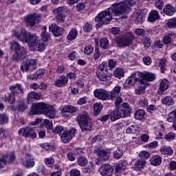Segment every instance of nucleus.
<instances>
[{"instance_id":"obj_50","label":"nucleus","mask_w":176,"mask_h":176,"mask_svg":"<svg viewBox=\"0 0 176 176\" xmlns=\"http://www.w3.org/2000/svg\"><path fill=\"white\" fill-rule=\"evenodd\" d=\"M125 5V8H126V10H130V6H133L135 3V0H125L124 1Z\"/></svg>"},{"instance_id":"obj_12","label":"nucleus","mask_w":176,"mask_h":176,"mask_svg":"<svg viewBox=\"0 0 176 176\" xmlns=\"http://www.w3.org/2000/svg\"><path fill=\"white\" fill-rule=\"evenodd\" d=\"M45 113V103L38 102L32 107L28 115H41Z\"/></svg>"},{"instance_id":"obj_5","label":"nucleus","mask_w":176,"mask_h":176,"mask_svg":"<svg viewBox=\"0 0 176 176\" xmlns=\"http://www.w3.org/2000/svg\"><path fill=\"white\" fill-rule=\"evenodd\" d=\"M96 76L99 80L102 82H106L108 80L109 78H111V74H108V70L107 69V62H102L98 68Z\"/></svg>"},{"instance_id":"obj_36","label":"nucleus","mask_w":176,"mask_h":176,"mask_svg":"<svg viewBox=\"0 0 176 176\" xmlns=\"http://www.w3.org/2000/svg\"><path fill=\"white\" fill-rule=\"evenodd\" d=\"M16 97H17V95L14 94L13 92H11L8 94L7 96H6V101H8L9 104H14L16 102Z\"/></svg>"},{"instance_id":"obj_2","label":"nucleus","mask_w":176,"mask_h":176,"mask_svg":"<svg viewBox=\"0 0 176 176\" xmlns=\"http://www.w3.org/2000/svg\"><path fill=\"white\" fill-rule=\"evenodd\" d=\"M112 13H113V11L112 9L109 8L105 11H102L100 12L95 17V21L98 23L96 25V28H101V27L104 24H109L112 20V16H113Z\"/></svg>"},{"instance_id":"obj_51","label":"nucleus","mask_w":176,"mask_h":176,"mask_svg":"<svg viewBox=\"0 0 176 176\" xmlns=\"http://www.w3.org/2000/svg\"><path fill=\"white\" fill-rule=\"evenodd\" d=\"M123 156V151L120 150V148H118L113 153L114 159H120Z\"/></svg>"},{"instance_id":"obj_44","label":"nucleus","mask_w":176,"mask_h":176,"mask_svg":"<svg viewBox=\"0 0 176 176\" xmlns=\"http://www.w3.org/2000/svg\"><path fill=\"white\" fill-rule=\"evenodd\" d=\"M116 78H123L124 76V70L122 68H116L114 71Z\"/></svg>"},{"instance_id":"obj_19","label":"nucleus","mask_w":176,"mask_h":176,"mask_svg":"<svg viewBox=\"0 0 176 176\" xmlns=\"http://www.w3.org/2000/svg\"><path fill=\"white\" fill-rule=\"evenodd\" d=\"M94 152L96 153L99 160H108L109 159V153L105 150L96 148Z\"/></svg>"},{"instance_id":"obj_10","label":"nucleus","mask_w":176,"mask_h":176,"mask_svg":"<svg viewBox=\"0 0 176 176\" xmlns=\"http://www.w3.org/2000/svg\"><path fill=\"white\" fill-rule=\"evenodd\" d=\"M76 129L75 128H72L70 131H65L61 135H60L61 141L64 142V144H68L69 141H71L72 138L75 137V132Z\"/></svg>"},{"instance_id":"obj_29","label":"nucleus","mask_w":176,"mask_h":176,"mask_svg":"<svg viewBox=\"0 0 176 176\" xmlns=\"http://www.w3.org/2000/svg\"><path fill=\"white\" fill-rule=\"evenodd\" d=\"M67 83H68V78L65 76H61L54 82V85L57 87H63V86H65Z\"/></svg>"},{"instance_id":"obj_17","label":"nucleus","mask_w":176,"mask_h":176,"mask_svg":"<svg viewBox=\"0 0 176 176\" xmlns=\"http://www.w3.org/2000/svg\"><path fill=\"white\" fill-rule=\"evenodd\" d=\"M9 89L10 91L15 94L16 96L19 95L23 96V94H24V89L20 83H16L10 86Z\"/></svg>"},{"instance_id":"obj_22","label":"nucleus","mask_w":176,"mask_h":176,"mask_svg":"<svg viewBox=\"0 0 176 176\" xmlns=\"http://www.w3.org/2000/svg\"><path fill=\"white\" fill-rule=\"evenodd\" d=\"M112 173H113V169L109 164L103 165L100 168V174L102 176H111Z\"/></svg>"},{"instance_id":"obj_62","label":"nucleus","mask_w":176,"mask_h":176,"mask_svg":"<svg viewBox=\"0 0 176 176\" xmlns=\"http://www.w3.org/2000/svg\"><path fill=\"white\" fill-rule=\"evenodd\" d=\"M94 50V48L93 47V46L91 45H88L87 47H85L84 52L85 53V54H91V53H93V51Z\"/></svg>"},{"instance_id":"obj_23","label":"nucleus","mask_w":176,"mask_h":176,"mask_svg":"<svg viewBox=\"0 0 176 176\" xmlns=\"http://www.w3.org/2000/svg\"><path fill=\"white\" fill-rule=\"evenodd\" d=\"M146 17V11L138 10L135 14V24H142L144 20Z\"/></svg>"},{"instance_id":"obj_37","label":"nucleus","mask_w":176,"mask_h":176,"mask_svg":"<svg viewBox=\"0 0 176 176\" xmlns=\"http://www.w3.org/2000/svg\"><path fill=\"white\" fill-rule=\"evenodd\" d=\"M138 88L135 89V94H144L146 86L145 84H138Z\"/></svg>"},{"instance_id":"obj_53","label":"nucleus","mask_w":176,"mask_h":176,"mask_svg":"<svg viewBox=\"0 0 176 176\" xmlns=\"http://www.w3.org/2000/svg\"><path fill=\"white\" fill-rule=\"evenodd\" d=\"M65 130H64V127L62 126H56L55 129L52 130V133H54V134H59L60 135L64 133Z\"/></svg>"},{"instance_id":"obj_46","label":"nucleus","mask_w":176,"mask_h":176,"mask_svg":"<svg viewBox=\"0 0 176 176\" xmlns=\"http://www.w3.org/2000/svg\"><path fill=\"white\" fill-rule=\"evenodd\" d=\"M101 109H102V104L101 103H96L94 105V111L96 115H98L101 112Z\"/></svg>"},{"instance_id":"obj_45","label":"nucleus","mask_w":176,"mask_h":176,"mask_svg":"<svg viewBox=\"0 0 176 176\" xmlns=\"http://www.w3.org/2000/svg\"><path fill=\"white\" fill-rule=\"evenodd\" d=\"M3 157H5L6 163H12L14 161V154L13 153H9L3 155Z\"/></svg>"},{"instance_id":"obj_42","label":"nucleus","mask_w":176,"mask_h":176,"mask_svg":"<svg viewBox=\"0 0 176 176\" xmlns=\"http://www.w3.org/2000/svg\"><path fill=\"white\" fill-rule=\"evenodd\" d=\"M89 163V161L87 160V158L85 156L80 157L78 160V166H80V167H85V166H87V164Z\"/></svg>"},{"instance_id":"obj_25","label":"nucleus","mask_w":176,"mask_h":176,"mask_svg":"<svg viewBox=\"0 0 176 176\" xmlns=\"http://www.w3.org/2000/svg\"><path fill=\"white\" fill-rule=\"evenodd\" d=\"M170 87V82L166 79H163L160 84L158 94H163Z\"/></svg>"},{"instance_id":"obj_40","label":"nucleus","mask_w":176,"mask_h":176,"mask_svg":"<svg viewBox=\"0 0 176 176\" xmlns=\"http://www.w3.org/2000/svg\"><path fill=\"white\" fill-rule=\"evenodd\" d=\"M135 118L138 120H142V119H144V118H145V111H144L142 109L138 110L135 113Z\"/></svg>"},{"instance_id":"obj_7","label":"nucleus","mask_w":176,"mask_h":176,"mask_svg":"<svg viewBox=\"0 0 176 176\" xmlns=\"http://www.w3.org/2000/svg\"><path fill=\"white\" fill-rule=\"evenodd\" d=\"M142 74L140 72H133L129 77L126 80V85L128 86H135V85H142L144 81L141 80V77Z\"/></svg>"},{"instance_id":"obj_55","label":"nucleus","mask_w":176,"mask_h":176,"mask_svg":"<svg viewBox=\"0 0 176 176\" xmlns=\"http://www.w3.org/2000/svg\"><path fill=\"white\" fill-rule=\"evenodd\" d=\"M43 86H45V84L43 82L41 83V85L37 84L36 82H34L30 85V89H33V90H36L38 89H43Z\"/></svg>"},{"instance_id":"obj_30","label":"nucleus","mask_w":176,"mask_h":176,"mask_svg":"<svg viewBox=\"0 0 176 176\" xmlns=\"http://www.w3.org/2000/svg\"><path fill=\"white\" fill-rule=\"evenodd\" d=\"M145 164H146V162L144 159H140L136 161L133 169L135 170V171H140L141 168L145 166Z\"/></svg>"},{"instance_id":"obj_13","label":"nucleus","mask_w":176,"mask_h":176,"mask_svg":"<svg viewBox=\"0 0 176 176\" xmlns=\"http://www.w3.org/2000/svg\"><path fill=\"white\" fill-rule=\"evenodd\" d=\"M78 111V107L73 105H66L61 109V115L63 118H69L71 114Z\"/></svg>"},{"instance_id":"obj_8","label":"nucleus","mask_w":176,"mask_h":176,"mask_svg":"<svg viewBox=\"0 0 176 176\" xmlns=\"http://www.w3.org/2000/svg\"><path fill=\"white\" fill-rule=\"evenodd\" d=\"M109 9H111L113 11V16H120V14H124V13L129 12L124 2L114 3Z\"/></svg>"},{"instance_id":"obj_16","label":"nucleus","mask_w":176,"mask_h":176,"mask_svg":"<svg viewBox=\"0 0 176 176\" xmlns=\"http://www.w3.org/2000/svg\"><path fill=\"white\" fill-rule=\"evenodd\" d=\"M41 19L42 16L36 14L28 15L26 19V24L28 27H34L35 24L41 21Z\"/></svg>"},{"instance_id":"obj_26","label":"nucleus","mask_w":176,"mask_h":176,"mask_svg":"<svg viewBox=\"0 0 176 176\" xmlns=\"http://www.w3.org/2000/svg\"><path fill=\"white\" fill-rule=\"evenodd\" d=\"M16 102V111L19 112H25V111H27L28 106L25 104V102H24V100L20 99L19 100H17Z\"/></svg>"},{"instance_id":"obj_28","label":"nucleus","mask_w":176,"mask_h":176,"mask_svg":"<svg viewBox=\"0 0 176 176\" xmlns=\"http://www.w3.org/2000/svg\"><path fill=\"white\" fill-rule=\"evenodd\" d=\"M42 96L38 92L30 91L27 95L28 101H35V100H41Z\"/></svg>"},{"instance_id":"obj_11","label":"nucleus","mask_w":176,"mask_h":176,"mask_svg":"<svg viewBox=\"0 0 176 176\" xmlns=\"http://www.w3.org/2000/svg\"><path fill=\"white\" fill-rule=\"evenodd\" d=\"M19 134L26 138L30 137H31V138H36V133H35V131H34V129L28 126L20 129L19 130Z\"/></svg>"},{"instance_id":"obj_32","label":"nucleus","mask_w":176,"mask_h":176,"mask_svg":"<svg viewBox=\"0 0 176 176\" xmlns=\"http://www.w3.org/2000/svg\"><path fill=\"white\" fill-rule=\"evenodd\" d=\"M175 12V8L170 4L166 5L164 8V13L167 16H173Z\"/></svg>"},{"instance_id":"obj_54","label":"nucleus","mask_w":176,"mask_h":176,"mask_svg":"<svg viewBox=\"0 0 176 176\" xmlns=\"http://www.w3.org/2000/svg\"><path fill=\"white\" fill-rule=\"evenodd\" d=\"M155 8H157V9H159V10H162L163 8H164V2L163 1V0H156Z\"/></svg>"},{"instance_id":"obj_61","label":"nucleus","mask_w":176,"mask_h":176,"mask_svg":"<svg viewBox=\"0 0 176 176\" xmlns=\"http://www.w3.org/2000/svg\"><path fill=\"white\" fill-rule=\"evenodd\" d=\"M139 156L142 158L148 159L151 154L148 151H142L139 153Z\"/></svg>"},{"instance_id":"obj_35","label":"nucleus","mask_w":176,"mask_h":176,"mask_svg":"<svg viewBox=\"0 0 176 176\" xmlns=\"http://www.w3.org/2000/svg\"><path fill=\"white\" fill-rule=\"evenodd\" d=\"M151 163L152 166H160L162 164V157L160 155H154L151 160Z\"/></svg>"},{"instance_id":"obj_15","label":"nucleus","mask_w":176,"mask_h":176,"mask_svg":"<svg viewBox=\"0 0 176 176\" xmlns=\"http://www.w3.org/2000/svg\"><path fill=\"white\" fill-rule=\"evenodd\" d=\"M94 96L98 100H102V101H107L109 100V94L107 90L104 89H98L94 91Z\"/></svg>"},{"instance_id":"obj_18","label":"nucleus","mask_w":176,"mask_h":176,"mask_svg":"<svg viewBox=\"0 0 176 176\" xmlns=\"http://www.w3.org/2000/svg\"><path fill=\"white\" fill-rule=\"evenodd\" d=\"M142 76H140V80H142V85H146V82H152L155 80V74L150 72H140Z\"/></svg>"},{"instance_id":"obj_43","label":"nucleus","mask_w":176,"mask_h":176,"mask_svg":"<svg viewBox=\"0 0 176 176\" xmlns=\"http://www.w3.org/2000/svg\"><path fill=\"white\" fill-rule=\"evenodd\" d=\"M167 60L166 58L160 59L159 60V67L160 68L162 74H164L166 72V62Z\"/></svg>"},{"instance_id":"obj_38","label":"nucleus","mask_w":176,"mask_h":176,"mask_svg":"<svg viewBox=\"0 0 176 176\" xmlns=\"http://www.w3.org/2000/svg\"><path fill=\"white\" fill-rule=\"evenodd\" d=\"M167 120L169 123H175L176 122V110L170 112L167 117Z\"/></svg>"},{"instance_id":"obj_33","label":"nucleus","mask_w":176,"mask_h":176,"mask_svg":"<svg viewBox=\"0 0 176 176\" xmlns=\"http://www.w3.org/2000/svg\"><path fill=\"white\" fill-rule=\"evenodd\" d=\"M162 102L164 104V105H167L168 107H170L171 105H174V99H173V97L171 96H166L164 98L162 99Z\"/></svg>"},{"instance_id":"obj_6","label":"nucleus","mask_w":176,"mask_h":176,"mask_svg":"<svg viewBox=\"0 0 176 176\" xmlns=\"http://www.w3.org/2000/svg\"><path fill=\"white\" fill-rule=\"evenodd\" d=\"M133 39L134 34L131 32H129L126 36L117 38L116 42L119 47H126V46H130V45H133Z\"/></svg>"},{"instance_id":"obj_20","label":"nucleus","mask_w":176,"mask_h":176,"mask_svg":"<svg viewBox=\"0 0 176 176\" xmlns=\"http://www.w3.org/2000/svg\"><path fill=\"white\" fill-rule=\"evenodd\" d=\"M50 31L52 32L54 36H61L64 32V28L58 27L56 24H52L49 28Z\"/></svg>"},{"instance_id":"obj_52","label":"nucleus","mask_w":176,"mask_h":176,"mask_svg":"<svg viewBox=\"0 0 176 176\" xmlns=\"http://www.w3.org/2000/svg\"><path fill=\"white\" fill-rule=\"evenodd\" d=\"M116 112L119 119L126 118V111L123 109H116Z\"/></svg>"},{"instance_id":"obj_48","label":"nucleus","mask_w":176,"mask_h":176,"mask_svg":"<svg viewBox=\"0 0 176 176\" xmlns=\"http://www.w3.org/2000/svg\"><path fill=\"white\" fill-rule=\"evenodd\" d=\"M166 25L168 28H176V18L169 19Z\"/></svg>"},{"instance_id":"obj_21","label":"nucleus","mask_w":176,"mask_h":176,"mask_svg":"<svg viewBox=\"0 0 176 176\" xmlns=\"http://www.w3.org/2000/svg\"><path fill=\"white\" fill-rule=\"evenodd\" d=\"M120 90H122V87L120 86H116L113 90L109 92V100H116L117 97L122 96V93H120Z\"/></svg>"},{"instance_id":"obj_34","label":"nucleus","mask_w":176,"mask_h":176,"mask_svg":"<svg viewBox=\"0 0 176 176\" xmlns=\"http://www.w3.org/2000/svg\"><path fill=\"white\" fill-rule=\"evenodd\" d=\"M162 155H171L173 153V148L170 146H162L160 148Z\"/></svg>"},{"instance_id":"obj_49","label":"nucleus","mask_w":176,"mask_h":176,"mask_svg":"<svg viewBox=\"0 0 176 176\" xmlns=\"http://www.w3.org/2000/svg\"><path fill=\"white\" fill-rule=\"evenodd\" d=\"M76 9L77 12H82L86 9V3L85 2H80L76 6Z\"/></svg>"},{"instance_id":"obj_1","label":"nucleus","mask_w":176,"mask_h":176,"mask_svg":"<svg viewBox=\"0 0 176 176\" xmlns=\"http://www.w3.org/2000/svg\"><path fill=\"white\" fill-rule=\"evenodd\" d=\"M13 36H14L17 41L28 43V47L32 52H35V50L43 52L45 50V31L41 33L42 39L37 43L36 34H32L30 32H27L25 30H22L20 33L15 30L14 31Z\"/></svg>"},{"instance_id":"obj_31","label":"nucleus","mask_w":176,"mask_h":176,"mask_svg":"<svg viewBox=\"0 0 176 176\" xmlns=\"http://www.w3.org/2000/svg\"><path fill=\"white\" fill-rule=\"evenodd\" d=\"M76 38H78V30L73 28L69 31L66 39L67 41H71L76 39Z\"/></svg>"},{"instance_id":"obj_47","label":"nucleus","mask_w":176,"mask_h":176,"mask_svg":"<svg viewBox=\"0 0 176 176\" xmlns=\"http://www.w3.org/2000/svg\"><path fill=\"white\" fill-rule=\"evenodd\" d=\"M9 118H8V115L6 113L0 114V124H6Z\"/></svg>"},{"instance_id":"obj_27","label":"nucleus","mask_w":176,"mask_h":176,"mask_svg":"<svg viewBox=\"0 0 176 176\" xmlns=\"http://www.w3.org/2000/svg\"><path fill=\"white\" fill-rule=\"evenodd\" d=\"M159 19H160V15L159 14V12H157V10H153L151 11L148 17V21L151 23H155V21H156V20H159Z\"/></svg>"},{"instance_id":"obj_24","label":"nucleus","mask_w":176,"mask_h":176,"mask_svg":"<svg viewBox=\"0 0 176 176\" xmlns=\"http://www.w3.org/2000/svg\"><path fill=\"white\" fill-rule=\"evenodd\" d=\"M45 115L49 119H53L56 116V110L52 106L49 104H45Z\"/></svg>"},{"instance_id":"obj_57","label":"nucleus","mask_w":176,"mask_h":176,"mask_svg":"<svg viewBox=\"0 0 176 176\" xmlns=\"http://www.w3.org/2000/svg\"><path fill=\"white\" fill-rule=\"evenodd\" d=\"M56 19L58 23L63 24V23H64V21L65 20V15L63 14H58L56 16Z\"/></svg>"},{"instance_id":"obj_64","label":"nucleus","mask_w":176,"mask_h":176,"mask_svg":"<svg viewBox=\"0 0 176 176\" xmlns=\"http://www.w3.org/2000/svg\"><path fill=\"white\" fill-rule=\"evenodd\" d=\"M70 176H80V171L76 168L70 171Z\"/></svg>"},{"instance_id":"obj_3","label":"nucleus","mask_w":176,"mask_h":176,"mask_svg":"<svg viewBox=\"0 0 176 176\" xmlns=\"http://www.w3.org/2000/svg\"><path fill=\"white\" fill-rule=\"evenodd\" d=\"M10 49L12 52H14L15 54L12 56L13 60H23L25 58L27 54V48L20 45L16 41H12L10 43Z\"/></svg>"},{"instance_id":"obj_56","label":"nucleus","mask_w":176,"mask_h":176,"mask_svg":"<svg viewBox=\"0 0 176 176\" xmlns=\"http://www.w3.org/2000/svg\"><path fill=\"white\" fill-rule=\"evenodd\" d=\"M123 170H126V166L123 165V164H117L116 165V173H119Z\"/></svg>"},{"instance_id":"obj_39","label":"nucleus","mask_w":176,"mask_h":176,"mask_svg":"<svg viewBox=\"0 0 176 176\" xmlns=\"http://www.w3.org/2000/svg\"><path fill=\"white\" fill-rule=\"evenodd\" d=\"M100 45L102 49H108V47H109V40L107 38H102L100 40Z\"/></svg>"},{"instance_id":"obj_14","label":"nucleus","mask_w":176,"mask_h":176,"mask_svg":"<svg viewBox=\"0 0 176 176\" xmlns=\"http://www.w3.org/2000/svg\"><path fill=\"white\" fill-rule=\"evenodd\" d=\"M21 163L26 168H31V167L35 166L34 158H32V155L30 154H25L21 157Z\"/></svg>"},{"instance_id":"obj_58","label":"nucleus","mask_w":176,"mask_h":176,"mask_svg":"<svg viewBox=\"0 0 176 176\" xmlns=\"http://www.w3.org/2000/svg\"><path fill=\"white\" fill-rule=\"evenodd\" d=\"M144 47H151V40L148 37H143L142 39Z\"/></svg>"},{"instance_id":"obj_9","label":"nucleus","mask_w":176,"mask_h":176,"mask_svg":"<svg viewBox=\"0 0 176 176\" xmlns=\"http://www.w3.org/2000/svg\"><path fill=\"white\" fill-rule=\"evenodd\" d=\"M35 69H36V60L34 59H28L21 63V71L22 72H31Z\"/></svg>"},{"instance_id":"obj_59","label":"nucleus","mask_w":176,"mask_h":176,"mask_svg":"<svg viewBox=\"0 0 176 176\" xmlns=\"http://www.w3.org/2000/svg\"><path fill=\"white\" fill-rule=\"evenodd\" d=\"M110 119H111V120H112V122H115V120H118V119H119L116 109V111L111 112Z\"/></svg>"},{"instance_id":"obj_60","label":"nucleus","mask_w":176,"mask_h":176,"mask_svg":"<svg viewBox=\"0 0 176 176\" xmlns=\"http://www.w3.org/2000/svg\"><path fill=\"white\" fill-rule=\"evenodd\" d=\"M45 164H47V166H49V167H53L54 164V159L52 157L50 158H46Z\"/></svg>"},{"instance_id":"obj_41","label":"nucleus","mask_w":176,"mask_h":176,"mask_svg":"<svg viewBox=\"0 0 176 176\" xmlns=\"http://www.w3.org/2000/svg\"><path fill=\"white\" fill-rule=\"evenodd\" d=\"M31 126H38L41 124L40 127L43 129V125L45 124V120L42 118H36L35 121L30 123Z\"/></svg>"},{"instance_id":"obj_63","label":"nucleus","mask_w":176,"mask_h":176,"mask_svg":"<svg viewBox=\"0 0 176 176\" xmlns=\"http://www.w3.org/2000/svg\"><path fill=\"white\" fill-rule=\"evenodd\" d=\"M8 137V131L5 128L0 129V138H6Z\"/></svg>"},{"instance_id":"obj_4","label":"nucleus","mask_w":176,"mask_h":176,"mask_svg":"<svg viewBox=\"0 0 176 176\" xmlns=\"http://www.w3.org/2000/svg\"><path fill=\"white\" fill-rule=\"evenodd\" d=\"M82 131L91 130V119L88 113H83L77 117Z\"/></svg>"}]
</instances>
